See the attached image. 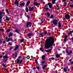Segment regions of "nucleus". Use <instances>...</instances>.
Wrapping results in <instances>:
<instances>
[{
    "label": "nucleus",
    "instance_id": "obj_6",
    "mask_svg": "<svg viewBox=\"0 0 73 73\" xmlns=\"http://www.w3.org/2000/svg\"><path fill=\"white\" fill-rule=\"evenodd\" d=\"M32 35H33V33H30L27 34V36L28 37H29L30 36H32Z\"/></svg>",
    "mask_w": 73,
    "mask_h": 73
},
{
    "label": "nucleus",
    "instance_id": "obj_7",
    "mask_svg": "<svg viewBox=\"0 0 73 73\" xmlns=\"http://www.w3.org/2000/svg\"><path fill=\"white\" fill-rule=\"evenodd\" d=\"M33 4L34 5H35L36 6L40 5V3H38L36 2H34Z\"/></svg>",
    "mask_w": 73,
    "mask_h": 73
},
{
    "label": "nucleus",
    "instance_id": "obj_22",
    "mask_svg": "<svg viewBox=\"0 0 73 73\" xmlns=\"http://www.w3.org/2000/svg\"><path fill=\"white\" fill-rule=\"evenodd\" d=\"M7 60H8V59H4L3 60V62H7Z\"/></svg>",
    "mask_w": 73,
    "mask_h": 73
},
{
    "label": "nucleus",
    "instance_id": "obj_32",
    "mask_svg": "<svg viewBox=\"0 0 73 73\" xmlns=\"http://www.w3.org/2000/svg\"><path fill=\"white\" fill-rule=\"evenodd\" d=\"M2 65L3 66V67H4L5 68H6V66L4 64H3Z\"/></svg>",
    "mask_w": 73,
    "mask_h": 73
},
{
    "label": "nucleus",
    "instance_id": "obj_19",
    "mask_svg": "<svg viewBox=\"0 0 73 73\" xmlns=\"http://www.w3.org/2000/svg\"><path fill=\"white\" fill-rule=\"evenodd\" d=\"M61 23H58V27L59 28H61Z\"/></svg>",
    "mask_w": 73,
    "mask_h": 73
},
{
    "label": "nucleus",
    "instance_id": "obj_26",
    "mask_svg": "<svg viewBox=\"0 0 73 73\" xmlns=\"http://www.w3.org/2000/svg\"><path fill=\"white\" fill-rule=\"evenodd\" d=\"M9 41H11V38H8V39L6 40V41L7 42H8Z\"/></svg>",
    "mask_w": 73,
    "mask_h": 73
},
{
    "label": "nucleus",
    "instance_id": "obj_12",
    "mask_svg": "<svg viewBox=\"0 0 73 73\" xmlns=\"http://www.w3.org/2000/svg\"><path fill=\"white\" fill-rule=\"evenodd\" d=\"M39 35H40V36H41L42 37H43L44 36V35H43V34L42 33H40Z\"/></svg>",
    "mask_w": 73,
    "mask_h": 73
},
{
    "label": "nucleus",
    "instance_id": "obj_37",
    "mask_svg": "<svg viewBox=\"0 0 73 73\" xmlns=\"http://www.w3.org/2000/svg\"><path fill=\"white\" fill-rule=\"evenodd\" d=\"M10 38V41H13V40L12 39V38Z\"/></svg>",
    "mask_w": 73,
    "mask_h": 73
},
{
    "label": "nucleus",
    "instance_id": "obj_21",
    "mask_svg": "<svg viewBox=\"0 0 73 73\" xmlns=\"http://www.w3.org/2000/svg\"><path fill=\"white\" fill-rule=\"evenodd\" d=\"M15 32H17V33H19V31L18 29H15Z\"/></svg>",
    "mask_w": 73,
    "mask_h": 73
},
{
    "label": "nucleus",
    "instance_id": "obj_20",
    "mask_svg": "<svg viewBox=\"0 0 73 73\" xmlns=\"http://www.w3.org/2000/svg\"><path fill=\"white\" fill-rule=\"evenodd\" d=\"M25 5V4H24V3H21V4L20 5V6H23L24 5Z\"/></svg>",
    "mask_w": 73,
    "mask_h": 73
},
{
    "label": "nucleus",
    "instance_id": "obj_4",
    "mask_svg": "<svg viewBox=\"0 0 73 73\" xmlns=\"http://www.w3.org/2000/svg\"><path fill=\"white\" fill-rule=\"evenodd\" d=\"M32 26V23L31 22H28L27 23L26 26L27 27H31Z\"/></svg>",
    "mask_w": 73,
    "mask_h": 73
},
{
    "label": "nucleus",
    "instance_id": "obj_11",
    "mask_svg": "<svg viewBox=\"0 0 73 73\" xmlns=\"http://www.w3.org/2000/svg\"><path fill=\"white\" fill-rule=\"evenodd\" d=\"M29 9L30 11H33V9H34V7H29Z\"/></svg>",
    "mask_w": 73,
    "mask_h": 73
},
{
    "label": "nucleus",
    "instance_id": "obj_25",
    "mask_svg": "<svg viewBox=\"0 0 73 73\" xmlns=\"http://www.w3.org/2000/svg\"><path fill=\"white\" fill-rule=\"evenodd\" d=\"M25 9H26V11L27 12H28V11H29L28 9V8L27 7H26Z\"/></svg>",
    "mask_w": 73,
    "mask_h": 73
},
{
    "label": "nucleus",
    "instance_id": "obj_54",
    "mask_svg": "<svg viewBox=\"0 0 73 73\" xmlns=\"http://www.w3.org/2000/svg\"><path fill=\"white\" fill-rule=\"evenodd\" d=\"M12 48H13V47H11V48H10V50H11L12 49Z\"/></svg>",
    "mask_w": 73,
    "mask_h": 73
},
{
    "label": "nucleus",
    "instance_id": "obj_55",
    "mask_svg": "<svg viewBox=\"0 0 73 73\" xmlns=\"http://www.w3.org/2000/svg\"><path fill=\"white\" fill-rule=\"evenodd\" d=\"M7 39H8V37H6V38H5V39L6 40V41H7Z\"/></svg>",
    "mask_w": 73,
    "mask_h": 73
},
{
    "label": "nucleus",
    "instance_id": "obj_59",
    "mask_svg": "<svg viewBox=\"0 0 73 73\" xmlns=\"http://www.w3.org/2000/svg\"><path fill=\"white\" fill-rule=\"evenodd\" d=\"M17 54H15V57H17Z\"/></svg>",
    "mask_w": 73,
    "mask_h": 73
},
{
    "label": "nucleus",
    "instance_id": "obj_13",
    "mask_svg": "<svg viewBox=\"0 0 73 73\" xmlns=\"http://www.w3.org/2000/svg\"><path fill=\"white\" fill-rule=\"evenodd\" d=\"M45 56L44 55H43L42 56V60H45Z\"/></svg>",
    "mask_w": 73,
    "mask_h": 73
},
{
    "label": "nucleus",
    "instance_id": "obj_36",
    "mask_svg": "<svg viewBox=\"0 0 73 73\" xmlns=\"http://www.w3.org/2000/svg\"><path fill=\"white\" fill-rule=\"evenodd\" d=\"M66 5H67L66 4V3H64V6L65 7H66Z\"/></svg>",
    "mask_w": 73,
    "mask_h": 73
},
{
    "label": "nucleus",
    "instance_id": "obj_1",
    "mask_svg": "<svg viewBox=\"0 0 73 73\" xmlns=\"http://www.w3.org/2000/svg\"><path fill=\"white\" fill-rule=\"evenodd\" d=\"M54 42V38L52 37H50L46 39L44 44V47L46 49H48L49 48H52Z\"/></svg>",
    "mask_w": 73,
    "mask_h": 73
},
{
    "label": "nucleus",
    "instance_id": "obj_28",
    "mask_svg": "<svg viewBox=\"0 0 73 73\" xmlns=\"http://www.w3.org/2000/svg\"><path fill=\"white\" fill-rule=\"evenodd\" d=\"M56 0H53L52 1V4H55V1Z\"/></svg>",
    "mask_w": 73,
    "mask_h": 73
},
{
    "label": "nucleus",
    "instance_id": "obj_56",
    "mask_svg": "<svg viewBox=\"0 0 73 73\" xmlns=\"http://www.w3.org/2000/svg\"><path fill=\"white\" fill-rule=\"evenodd\" d=\"M8 44H9V45H12V43H8Z\"/></svg>",
    "mask_w": 73,
    "mask_h": 73
},
{
    "label": "nucleus",
    "instance_id": "obj_44",
    "mask_svg": "<svg viewBox=\"0 0 73 73\" xmlns=\"http://www.w3.org/2000/svg\"><path fill=\"white\" fill-rule=\"evenodd\" d=\"M36 68L38 70H39V69H40V67L39 66H37L36 67Z\"/></svg>",
    "mask_w": 73,
    "mask_h": 73
},
{
    "label": "nucleus",
    "instance_id": "obj_35",
    "mask_svg": "<svg viewBox=\"0 0 73 73\" xmlns=\"http://www.w3.org/2000/svg\"><path fill=\"white\" fill-rule=\"evenodd\" d=\"M67 69L66 68H64V72H66V71H67Z\"/></svg>",
    "mask_w": 73,
    "mask_h": 73
},
{
    "label": "nucleus",
    "instance_id": "obj_61",
    "mask_svg": "<svg viewBox=\"0 0 73 73\" xmlns=\"http://www.w3.org/2000/svg\"><path fill=\"white\" fill-rule=\"evenodd\" d=\"M71 64H73V61L71 62Z\"/></svg>",
    "mask_w": 73,
    "mask_h": 73
},
{
    "label": "nucleus",
    "instance_id": "obj_5",
    "mask_svg": "<svg viewBox=\"0 0 73 73\" xmlns=\"http://www.w3.org/2000/svg\"><path fill=\"white\" fill-rule=\"evenodd\" d=\"M48 5L50 8H51L52 7V5L51 4V3L49 2L48 3Z\"/></svg>",
    "mask_w": 73,
    "mask_h": 73
},
{
    "label": "nucleus",
    "instance_id": "obj_23",
    "mask_svg": "<svg viewBox=\"0 0 73 73\" xmlns=\"http://www.w3.org/2000/svg\"><path fill=\"white\" fill-rule=\"evenodd\" d=\"M30 2H30V1H28L27 2V3L26 4L27 5V6L28 5H29V3H30Z\"/></svg>",
    "mask_w": 73,
    "mask_h": 73
},
{
    "label": "nucleus",
    "instance_id": "obj_46",
    "mask_svg": "<svg viewBox=\"0 0 73 73\" xmlns=\"http://www.w3.org/2000/svg\"><path fill=\"white\" fill-rule=\"evenodd\" d=\"M51 19H53V15H51Z\"/></svg>",
    "mask_w": 73,
    "mask_h": 73
},
{
    "label": "nucleus",
    "instance_id": "obj_50",
    "mask_svg": "<svg viewBox=\"0 0 73 73\" xmlns=\"http://www.w3.org/2000/svg\"><path fill=\"white\" fill-rule=\"evenodd\" d=\"M72 59H71L69 60V61H70V62L72 61Z\"/></svg>",
    "mask_w": 73,
    "mask_h": 73
},
{
    "label": "nucleus",
    "instance_id": "obj_52",
    "mask_svg": "<svg viewBox=\"0 0 73 73\" xmlns=\"http://www.w3.org/2000/svg\"><path fill=\"white\" fill-rule=\"evenodd\" d=\"M48 35H50V33L48 32L47 33Z\"/></svg>",
    "mask_w": 73,
    "mask_h": 73
},
{
    "label": "nucleus",
    "instance_id": "obj_3",
    "mask_svg": "<svg viewBox=\"0 0 73 73\" xmlns=\"http://www.w3.org/2000/svg\"><path fill=\"white\" fill-rule=\"evenodd\" d=\"M65 17L66 20H68L70 19V15L68 14L66 15L65 16Z\"/></svg>",
    "mask_w": 73,
    "mask_h": 73
},
{
    "label": "nucleus",
    "instance_id": "obj_39",
    "mask_svg": "<svg viewBox=\"0 0 73 73\" xmlns=\"http://www.w3.org/2000/svg\"><path fill=\"white\" fill-rule=\"evenodd\" d=\"M23 62V60H21V61L19 62V63L20 64H21L22 63V62Z\"/></svg>",
    "mask_w": 73,
    "mask_h": 73
},
{
    "label": "nucleus",
    "instance_id": "obj_14",
    "mask_svg": "<svg viewBox=\"0 0 73 73\" xmlns=\"http://www.w3.org/2000/svg\"><path fill=\"white\" fill-rule=\"evenodd\" d=\"M2 18V13L0 12V19Z\"/></svg>",
    "mask_w": 73,
    "mask_h": 73
},
{
    "label": "nucleus",
    "instance_id": "obj_49",
    "mask_svg": "<svg viewBox=\"0 0 73 73\" xmlns=\"http://www.w3.org/2000/svg\"><path fill=\"white\" fill-rule=\"evenodd\" d=\"M26 17H27V18H28V19L29 17V16L28 15H27L26 16Z\"/></svg>",
    "mask_w": 73,
    "mask_h": 73
},
{
    "label": "nucleus",
    "instance_id": "obj_51",
    "mask_svg": "<svg viewBox=\"0 0 73 73\" xmlns=\"http://www.w3.org/2000/svg\"><path fill=\"white\" fill-rule=\"evenodd\" d=\"M1 31H2V32H3L4 31V29H1Z\"/></svg>",
    "mask_w": 73,
    "mask_h": 73
},
{
    "label": "nucleus",
    "instance_id": "obj_27",
    "mask_svg": "<svg viewBox=\"0 0 73 73\" xmlns=\"http://www.w3.org/2000/svg\"><path fill=\"white\" fill-rule=\"evenodd\" d=\"M47 65H44V66H43V69H45V67H46Z\"/></svg>",
    "mask_w": 73,
    "mask_h": 73
},
{
    "label": "nucleus",
    "instance_id": "obj_40",
    "mask_svg": "<svg viewBox=\"0 0 73 73\" xmlns=\"http://www.w3.org/2000/svg\"><path fill=\"white\" fill-rule=\"evenodd\" d=\"M44 19H42V23H44V22H45V21H44V19Z\"/></svg>",
    "mask_w": 73,
    "mask_h": 73
},
{
    "label": "nucleus",
    "instance_id": "obj_16",
    "mask_svg": "<svg viewBox=\"0 0 73 73\" xmlns=\"http://www.w3.org/2000/svg\"><path fill=\"white\" fill-rule=\"evenodd\" d=\"M73 33V31H70V32L69 33H68V35H71V34H72V33Z\"/></svg>",
    "mask_w": 73,
    "mask_h": 73
},
{
    "label": "nucleus",
    "instance_id": "obj_42",
    "mask_svg": "<svg viewBox=\"0 0 73 73\" xmlns=\"http://www.w3.org/2000/svg\"><path fill=\"white\" fill-rule=\"evenodd\" d=\"M6 12H7V13H8V14L9 13V12H8V10L7 9H6Z\"/></svg>",
    "mask_w": 73,
    "mask_h": 73
},
{
    "label": "nucleus",
    "instance_id": "obj_9",
    "mask_svg": "<svg viewBox=\"0 0 73 73\" xmlns=\"http://www.w3.org/2000/svg\"><path fill=\"white\" fill-rule=\"evenodd\" d=\"M8 56H3V58L4 59H7L8 58Z\"/></svg>",
    "mask_w": 73,
    "mask_h": 73
},
{
    "label": "nucleus",
    "instance_id": "obj_47",
    "mask_svg": "<svg viewBox=\"0 0 73 73\" xmlns=\"http://www.w3.org/2000/svg\"><path fill=\"white\" fill-rule=\"evenodd\" d=\"M44 62H45V61H42L41 62V64H43Z\"/></svg>",
    "mask_w": 73,
    "mask_h": 73
},
{
    "label": "nucleus",
    "instance_id": "obj_38",
    "mask_svg": "<svg viewBox=\"0 0 73 73\" xmlns=\"http://www.w3.org/2000/svg\"><path fill=\"white\" fill-rule=\"evenodd\" d=\"M70 7H71V8H73V5H70Z\"/></svg>",
    "mask_w": 73,
    "mask_h": 73
},
{
    "label": "nucleus",
    "instance_id": "obj_24",
    "mask_svg": "<svg viewBox=\"0 0 73 73\" xmlns=\"http://www.w3.org/2000/svg\"><path fill=\"white\" fill-rule=\"evenodd\" d=\"M40 50H41V51H42V52H43V51H44V49H43V48H40Z\"/></svg>",
    "mask_w": 73,
    "mask_h": 73
},
{
    "label": "nucleus",
    "instance_id": "obj_58",
    "mask_svg": "<svg viewBox=\"0 0 73 73\" xmlns=\"http://www.w3.org/2000/svg\"><path fill=\"white\" fill-rule=\"evenodd\" d=\"M66 69L68 70V66H67Z\"/></svg>",
    "mask_w": 73,
    "mask_h": 73
},
{
    "label": "nucleus",
    "instance_id": "obj_33",
    "mask_svg": "<svg viewBox=\"0 0 73 73\" xmlns=\"http://www.w3.org/2000/svg\"><path fill=\"white\" fill-rule=\"evenodd\" d=\"M27 59H29V58H30V57L29 56H27Z\"/></svg>",
    "mask_w": 73,
    "mask_h": 73
},
{
    "label": "nucleus",
    "instance_id": "obj_41",
    "mask_svg": "<svg viewBox=\"0 0 73 73\" xmlns=\"http://www.w3.org/2000/svg\"><path fill=\"white\" fill-rule=\"evenodd\" d=\"M10 31V29H7L6 31V32H9Z\"/></svg>",
    "mask_w": 73,
    "mask_h": 73
},
{
    "label": "nucleus",
    "instance_id": "obj_57",
    "mask_svg": "<svg viewBox=\"0 0 73 73\" xmlns=\"http://www.w3.org/2000/svg\"><path fill=\"white\" fill-rule=\"evenodd\" d=\"M66 52L67 53H69V51H68V50H67L66 51Z\"/></svg>",
    "mask_w": 73,
    "mask_h": 73
},
{
    "label": "nucleus",
    "instance_id": "obj_45",
    "mask_svg": "<svg viewBox=\"0 0 73 73\" xmlns=\"http://www.w3.org/2000/svg\"><path fill=\"white\" fill-rule=\"evenodd\" d=\"M24 39H22L21 40V42H23V41H24Z\"/></svg>",
    "mask_w": 73,
    "mask_h": 73
},
{
    "label": "nucleus",
    "instance_id": "obj_60",
    "mask_svg": "<svg viewBox=\"0 0 73 73\" xmlns=\"http://www.w3.org/2000/svg\"><path fill=\"white\" fill-rule=\"evenodd\" d=\"M62 1L63 2H65V1H66V0H62Z\"/></svg>",
    "mask_w": 73,
    "mask_h": 73
},
{
    "label": "nucleus",
    "instance_id": "obj_8",
    "mask_svg": "<svg viewBox=\"0 0 73 73\" xmlns=\"http://www.w3.org/2000/svg\"><path fill=\"white\" fill-rule=\"evenodd\" d=\"M68 37H67V35H65L64 37V42H66V39H67V38Z\"/></svg>",
    "mask_w": 73,
    "mask_h": 73
},
{
    "label": "nucleus",
    "instance_id": "obj_31",
    "mask_svg": "<svg viewBox=\"0 0 73 73\" xmlns=\"http://www.w3.org/2000/svg\"><path fill=\"white\" fill-rule=\"evenodd\" d=\"M18 3V2H17V1H15V4H17Z\"/></svg>",
    "mask_w": 73,
    "mask_h": 73
},
{
    "label": "nucleus",
    "instance_id": "obj_17",
    "mask_svg": "<svg viewBox=\"0 0 73 73\" xmlns=\"http://www.w3.org/2000/svg\"><path fill=\"white\" fill-rule=\"evenodd\" d=\"M13 35V34H12V33H9V37H10L11 36H12Z\"/></svg>",
    "mask_w": 73,
    "mask_h": 73
},
{
    "label": "nucleus",
    "instance_id": "obj_34",
    "mask_svg": "<svg viewBox=\"0 0 73 73\" xmlns=\"http://www.w3.org/2000/svg\"><path fill=\"white\" fill-rule=\"evenodd\" d=\"M35 61L36 62V64H38V62H37V60H35Z\"/></svg>",
    "mask_w": 73,
    "mask_h": 73
},
{
    "label": "nucleus",
    "instance_id": "obj_64",
    "mask_svg": "<svg viewBox=\"0 0 73 73\" xmlns=\"http://www.w3.org/2000/svg\"><path fill=\"white\" fill-rule=\"evenodd\" d=\"M46 10H48V8H46Z\"/></svg>",
    "mask_w": 73,
    "mask_h": 73
},
{
    "label": "nucleus",
    "instance_id": "obj_43",
    "mask_svg": "<svg viewBox=\"0 0 73 73\" xmlns=\"http://www.w3.org/2000/svg\"><path fill=\"white\" fill-rule=\"evenodd\" d=\"M44 35H46L47 34V32L46 31H44Z\"/></svg>",
    "mask_w": 73,
    "mask_h": 73
},
{
    "label": "nucleus",
    "instance_id": "obj_29",
    "mask_svg": "<svg viewBox=\"0 0 73 73\" xmlns=\"http://www.w3.org/2000/svg\"><path fill=\"white\" fill-rule=\"evenodd\" d=\"M17 63H19V62H20V59H17Z\"/></svg>",
    "mask_w": 73,
    "mask_h": 73
},
{
    "label": "nucleus",
    "instance_id": "obj_62",
    "mask_svg": "<svg viewBox=\"0 0 73 73\" xmlns=\"http://www.w3.org/2000/svg\"><path fill=\"white\" fill-rule=\"evenodd\" d=\"M70 54H71V53L69 52L68 53V55H70Z\"/></svg>",
    "mask_w": 73,
    "mask_h": 73
},
{
    "label": "nucleus",
    "instance_id": "obj_48",
    "mask_svg": "<svg viewBox=\"0 0 73 73\" xmlns=\"http://www.w3.org/2000/svg\"><path fill=\"white\" fill-rule=\"evenodd\" d=\"M6 19L8 21H9V19L7 17Z\"/></svg>",
    "mask_w": 73,
    "mask_h": 73
},
{
    "label": "nucleus",
    "instance_id": "obj_30",
    "mask_svg": "<svg viewBox=\"0 0 73 73\" xmlns=\"http://www.w3.org/2000/svg\"><path fill=\"white\" fill-rule=\"evenodd\" d=\"M47 14L48 15V17H50V14L49 13H47Z\"/></svg>",
    "mask_w": 73,
    "mask_h": 73
},
{
    "label": "nucleus",
    "instance_id": "obj_15",
    "mask_svg": "<svg viewBox=\"0 0 73 73\" xmlns=\"http://www.w3.org/2000/svg\"><path fill=\"white\" fill-rule=\"evenodd\" d=\"M51 50V49H50L48 50H45V51L46 52H50Z\"/></svg>",
    "mask_w": 73,
    "mask_h": 73
},
{
    "label": "nucleus",
    "instance_id": "obj_63",
    "mask_svg": "<svg viewBox=\"0 0 73 73\" xmlns=\"http://www.w3.org/2000/svg\"><path fill=\"white\" fill-rule=\"evenodd\" d=\"M2 57H3V56H0V58H2Z\"/></svg>",
    "mask_w": 73,
    "mask_h": 73
},
{
    "label": "nucleus",
    "instance_id": "obj_53",
    "mask_svg": "<svg viewBox=\"0 0 73 73\" xmlns=\"http://www.w3.org/2000/svg\"><path fill=\"white\" fill-rule=\"evenodd\" d=\"M51 60H54V58L53 57H52V58H51Z\"/></svg>",
    "mask_w": 73,
    "mask_h": 73
},
{
    "label": "nucleus",
    "instance_id": "obj_2",
    "mask_svg": "<svg viewBox=\"0 0 73 73\" xmlns=\"http://www.w3.org/2000/svg\"><path fill=\"white\" fill-rule=\"evenodd\" d=\"M53 23L54 25H57L58 23V21L56 19L53 20Z\"/></svg>",
    "mask_w": 73,
    "mask_h": 73
},
{
    "label": "nucleus",
    "instance_id": "obj_18",
    "mask_svg": "<svg viewBox=\"0 0 73 73\" xmlns=\"http://www.w3.org/2000/svg\"><path fill=\"white\" fill-rule=\"evenodd\" d=\"M60 55L59 54H56V57H57V58H59V57H60Z\"/></svg>",
    "mask_w": 73,
    "mask_h": 73
},
{
    "label": "nucleus",
    "instance_id": "obj_10",
    "mask_svg": "<svg viewBox=\"0 0 73 73\" xmlns=\"http://www.w3.org/2000/svg\"><path fill=\"white\" fill-rule=\"evenodd\" d=\"M18 48H19V46L17 45L15 47V48L14 49V50H16L17 49H18Z\"/></svg>",
    "mask_w": 73,
    "mask_h": 73
}]
</instances>
